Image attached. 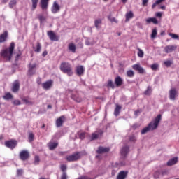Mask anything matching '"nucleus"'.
<instances>
[{
  "mask_svg": "<svg viewBox=\"0 0 179 179\" xmlns=\"http://www.w3.org/2000/svg\"><path fill=\"white\" fill-rule=\"evenodd\" d=\"M160 121H162V115L160 114L157 115V116L155 118L153 122H151L148 124V125L143 128L141 130V135H145V134H147V132H149V131H155L159 127V124L160 123Z\"/></svg>",
  "mask_w": 179,
  "mask_h": 179,
  "instance_id": "f257e3e1",
  "label": "nucleus"
},
{
  "mask_svg": "<svg viewBox=\"0 0 179 179\" xmlns=\"http://www.w3.org/2000/svg\"><path fill=\"white\" fill-rule=\"evenodd\" d=\"M13 51H15V42H11L8 48L1 50L0 55L6 61H10L13 56Z\"/></svg>",
  "mask_w": 179,
  "mask_h": 179,
  "instance_id": "f03ea898",
  "label": "nucleus"
},
{
  "mask_svg": "<svg viewBox=\"0 0 179 179\" xmlns=\"http://www.w3.org/2000/svg\"><path fill=\"white\" fill-rule=\"evenodd\" d=\"M87 153L86 151H81V152H76L73 154L66 156V162H78L80 159H82V156H86Z\"/></svg>",
  "mask_w": 179,
  "mask_h": 179,
  "instance_id": "7ed1b4c3",
  "label": "nucleus"
},
{
  "mask_svg": "<svg viewBox=\"0 0 179 179\" xmlns=\"http://www.w3.org/2000/svg\"><path fill=\"white\" fill-rule=\"evenodd\" d=\"M60 70L63 73H66L68 76H72L73 71H72V66L69 62H63L60 64Z\"/></svg>",
  "mask_w": 179,
  "mask_h": 179,
  "instance_id": "20e7f679",
  "label": "nucleus"
},
{
  "mask_svg": "<svg viewBox=\"0 0 179 179\" xmlns=\"http://www.w3.org/2000/svg\"><path fill=\"white\" fill-rule=\"evenodd\" d=\"M128 153H129V146L127 145H124L120 150L121 159H122V160H125L128 156Z\"/></svg>",
  "mask_w": 179,
  "mask_h": 179,
  "instance_id": "39448f33",
  "label": "nucleus"
},
{
  "mask_svg": "<svg viewBox=\"0 0 179 179\" xmlns=\"http://www.w3.org/2000/svg\"><path fill=\"white\" fill-rule=\"evenodd\" d=\"M4 144L6 148H8V149H11V150H13V149H15V148L17 146V141L11 139L5 141Z\"/></svg>",
  "mask_w": 179,
  "mask_h": 179,
  "instance_id": "423d86ee",
  "label": "nucleus"
},
{
  "mask_svg": "<svg viewBox=\"0 0 179 179\" xmlns=\"http://www.w3.org/2000/svg\"><path fill=\"white\" fill-rule=\"evenodd\" d=\"M37 66V64H31V63L28 65V76H33V75L36 74V68Z\"/></svg>",
  "mask_w": 179,
  "mask_h": 179,
  "instance_id": "0eeeda50",
  "label": "nucleus"
},
{
  "mask_svg": "<svg viewBox=\"0 0 179 179\" xmlns=\"http://www.w3.org/2000/svg\"><path fill=\"white\" fill-rule=\"evenodd\" d=\"M19 157L22 162H26L30 157V153L27 150H22L20 152Z\"/></svg>",
  "mask_w": 179,
  "mask_h": 179,
  "instance_id": "6e6552de",
  "label": "nucleus"
},
{
  "mask_svg": "<svg viewBox=\"0 0 179 179\" xmlns=\"http://www.w3.org/2000/svg\"><path fill=\"white\" fill-rule=\"evenodd\" d=\"M20 90V82L19 81V80H15L13 83L11 90L13 93H17V92H19Z\"/></svg>",
  "mask_w": 179,
  "mask_h": 179,
  "instance_id": "1a4fd4ad",
  "label": "nucleus"
},
{
  "mask_svg": "<svg viewBox=\"0 0 179 179\" xmlns=\"http://www.w3.org/2000/svg\"><path fill=\"white\" fill-rule=\"evenodd\" d=\"M110 150V147L99 146L96 150V153L98 155H103L104 153H108Z\"/></svg>",
  "mask_w": 179,
  "mask_h": 179,
  "instance_id": "9d476101",
  "label": "nucleus"
},
{
  "mask_svg": "<svg viewBox=\"0 0 179 179\" xmlns=\"http://www.w3.org/2000/svg\"><path fill=\"white\" fill-rule=\"evenodd\" d=\"M52 85H54V80H48L45 81V83H42V87L45 90H50L51 87H52Z\"/></svg>",
  "mask_w": 179,
  "mask_h": 179,
  "instance_id": "9b49d317",
  "label": "nucleus"
},
{
  "mask_svg": "<svg viewBox=\"0 0 179 179\" xmlns=\"http://www.w3.org/2000/svg\"><path fill=\"white\" fill-rule=\"evenodd\" d=\"M48 36L51 41H59V36H57L52 31H48Z\"/></svg>",
  "mask_w": 179,
  "mask_h": 179,
  "instance_id": "f8f14e48",
  "label": "nucleus"
},
{
  "mask_svg": "<svg viewBox=\"0 0 179 179\" xmlns=\"http://www.w3.org/2000/svg\"><path fill=\"white\" fill-rule=\"evenodd\" d=\"M177 50V45H166L164 48V52L166 54H170V52H173V51H176Z\"/></svg>",
  "mask_w": 179,
  "mask_h": 179,
  "instance_id": "ddd939ff",
  "label": "nucleus"
},
{
  "mask_svg": "<svg viewBox=\"0 0 179 179\" xmlns=\"http://www.w3.org/2000/svg\"><path fill=\"white\" fill-rule=\"evenodd\" d=\"M115 85L116 87H121V86L124 85V80L122 79V78H121V76H117L115 77Z\"/></svg>",
  "mask_w": 179,
  "mask_h": 179,
  "instance_id": "4468645a",
  "label": "nucleus"
},
{
  "mask_svg": "<svg viewBox=\"0 0 179 179\" xmlns=\"http://www.w3.org/2000/svg\"><path fill=\"white\" fill-rule=\"evenodd\" d=\"M132 68L134 69V71H138V73H141V74L145 73V69L141 66V64H139L133 65Z\"/></svg>",
  "mask_w": 179,
  "mask_h": 179,
  "instance_id": "2eb2a0df",
  "label": "nucleus"
},
{
  "mask_svg": "<svg viewBox=\"0 0 179 179\" xmlns=\"http://www.w3.org/2000/svg\"><path fill=\"white\" fill-rule=\"evenodd\" d=\"M76 73L78 75V76H82V75L85 73V67H83L82 65L77 66Z\"/></svg>",
  "mask_w": 179,
  "mask_h": 179,
  "instance_id": "dca6fc26",
  "label": "nucleus"
},
{
  "mask_svg": "<svg viewBox=\"0 0 179 179\" xmlns=\"http://www.w3.org/2000/svg\"><path fill=\"white\" fill-rule=\"evenodd\" d=\"M177 163H178V157H174L167 162L166 166L171 167V166H174V164H177Z\"/></svg>",
  "mask_w": 179,
  "mask_h": 179,
  "instance_id": "f3484780",
  "label": "nucleus"
},
{
  "mask_svg": "<svg viewBox=\"0 0 179 179\" xmlns=\"http://www.w3.org/2000/svg\"><path fill=\"white\" fill-rule=\"evenodd\" d=\"M128 177V171H121L118 173L117 179H125Z\"/></svg>",
  "mask_w": 179,
  "mask_h": 179,
  "instance_id": "a211bd4d",
  "label": "nucleus"
},
{
  "mask_svg": "<svg viewBox=\"0 0 179 179\" xmlns=\"http://www.w3.org/2000/svg\"><path fill=\"white\" fill-rule=\"evenodd\" d=\"M59 10H61V7H59V4H58L57 1H55L53 3V6L52 8V13H58Z\"/></svg>",
  "mask_w": 179,
  "mask_h": 179,
  "instance_id": "6ab92c4d",
  "label": "nucleus"
},
{
  "mask_svg": "<svg viewBox=\"0 0 179 179\" xmlns=\"http://www.w3.org/2000/svg\"><path fill=\"white\" fill-rule=\"evenodd\" d=\"M64 120H65V117L64 115L60 116L56 120V127L57 128H59L62 125L64 124Z\"/></svg>",
  "mask_w": 179,
  "mask_h": 179,
  "instance_id": "aec40b11",
  "label": "nucleus"
},
{
  "mask_svg": "<svg viewBox=\"0 0 179 179\" xmlns=\"http://www.w3.org/2000/svg\"><path fill=\"white\" fill-rule=\"evenodd\" d=\"M71 99L76 101V103H82V97L79 96V94H72L71 96Z\"/></svg>",
  "mask_w": 179,
  "mask_h": 179,
  "instance_id": "412c9836",
  "label": "nucleus"
},
{
  "mask_svg": "<svg viewBox=\"0 0 179 179\" xmlns=\"http://www.w3.org/2000/svg\"><path fill=\"white\" fill-rule=\"evenodd\" d=\"M177 96V91L176 89H171L169 92V99L170 100H176V97Z\"/></svg>",
  "mask_w": 179,
  "mask_h": 179,
  "instance_id": "4be33fe9",
  "label": "nucleus"
},
{
  "mask_svg": "<svg viewBox=\"0 0 179 179\" xmlns=\"http://www.w3.org/2000/svg\"><path fill=\"white\" fill-rule=\"evenodd\" d=\"M48 1L50 0H41V8L43 10L48 9Z\"/></svg>",
  "mask_w": 179,
  "mask_h": 179,
  "instance_id": "5701e85b",
  "label": "nucleus"
},
{
  "mask_svg": "<svg viewBox=\"0 0 179 179\" xmlns=\"http://www.w3.org/2000/svg\"><path fill=\"white\" fill-rule=\"evenodd\" d=\"M8 31H5L3 34L0 35V43H5L8 40Z\"/></svg>",
  "mask_w": 179,
  "mask_h": 179,
  "instance_id": "b1692460",
  "label": "nucleus"
},
{
  "mask_svg": "<svg viewBox=\"0 0 179 179\" xmlns=\"http://www.w3.org/2000/svg\"><path fill=\"white\" fill-rule=\"evenodd\" d=\"M122 107L118 104L115 105V108L114 110V115H115V117H118V115H120V113H121V110H122Z\"/></svg>",
  "mask_w": 179,
  "mask_h": 179,
  "instance_id": "393cba45",
  "label": "nucleus"
},
{
  "mask_svg": "<svg viewBox=\"0 0 179 179\" xmlns=\"http://www.w3.org/2000/svg\"><path fill=\"white\" fill-rule=\"evenodd\" d=\"M48 148L50 150H54L55 149H57V148H58V143L49 142Z\"/></svg>",
  "mask_w": 179,
  "mask_h": 179,
  "instance_id": "a878e982",
  "label": "nucleus"
},
{
  "mask_svg": "<svg viewBox=\"0 0 179 179\" xmlns=\"http://www.w3.org/2000/svg\"><path fill=\"white\" fill-rule=\"evenodd\" d=\"M125 22H129V20L134 17V13L132 11L127 12L125 15Z\"/></svg>",
  "mask_w": 179,
  "mask_h": 179,
  "instance_id": "bb28decb",
  "label": "nucleus"
},
{
  "mask_svg": "<svg viewBox=\"0 0 179 179\" xmlns=\"http://www.w3.org/2000/svg\"><path fill=\"white\" fill-rule=\"evenodd\" d=\"M31 10L34 11L36 9H37V5H38V0H31Z\"/></svg>",
  "mask_w": 179,
  "mask_h": 179,
  "instance_id": "cd10ccee",
  "label": "nucleus"
},
{
  "mask_svg": "<svg viewBox=\"0 0 179 179\" xmlns=\"http://www.w3.org/2000/svg\"><path fill=\"white\" fill-rule=\"evenodd\" d=\"M147 23H153L154 24H158L159 22L157 21V19L156 17H150L146 20Z\"/></svg>",
  "mask_w": 179,
  "mask_h": 179,
  "instance_id": "c85d7f7f",
  "label": "nucleus"
},
{
  "mask_svg": "<svg viewBox=\"0 0 179 179\" xmlns=\"http://www.w3.org/2000/svg\"><path fill=\"white\" fill-rule=\"evenodd\" d=\"M103 22L101 21V19H96L94 21V26L96 29H101V27L100 26L102 24Z\"/></svg>",
  "mask_w": 179,
  "mask_h": 179,
  "instance_id": "c756f323",
  "label": "nucleus"
},
{
  "mask_svg": "<svg viewBox=\"0 0 179 179\" xmlns=\"http://www.w3.org/2000/svg\"><path fill=\"white\" fill-rule=\"evenodd\" d=\"M3 99L4 100H12V99H13V95H12L10 92H7L4 96H3Z\"/></svg>",
  "mask_w": 179,
  "mask_h": 179,
  "instance_id": "7c9ffc66",
  "label": "nucleus"
},
{
  "mask_svg": "<svg viewBox=\"0 0 179 179\" xmlns=\"http://www.w3.org/2000/svg\"><path fill=\"white\" fill-rule=\"evenodd\" d=\"M38 19L40 21V23H44L45 20H47V17L43 15V14L38 15Z\"/></svg>",
  "mask_w": 179,
  "mask_h": 179,
  "instance_id": "2f4dec72",
  "label": "nucleus"
},
{
  "mask_svg": "<svg viewBox=\"0 0 179 179\" xmlns=\"http://www.w3.org/2000/svg\"><path fill=\"white\" fill-rule=\"evenodd\" d=\"M69 50L73 53L76 52V45H75L73 43L69 44Z\"/></svg>",
  "mask_w": 179,
  "mask_h": 179,
  "instance_id": "473e14b6",
  "label": "nucleus"
},
{
  "mask_svg": "<svg viewBox=\"0 0 179 179\" xmlns=\"http://www.w3.org/2000/svg\"><path fill=\"white\" fill-rule=\"evenodd\" d=\"M107 87H110V89H115V85H114V83L113 82V80H108Z\"/></svg>",
  "mask_w": 179,
  "mask_h": 179,
  "instance_id": "72a5a7b5",
  "label": "nucleus"
},
{
  "mask_svg": "<svg viewBox=\"0 0 179 179\" xmlns=\"http://www.w3.org/2000/svg\"><path fill=\"white\" fill-rule=\"evenodd\" d=\"M17 5V0H10L8 4L10 9H13L14 6Z\"/></svg>",
  "mask_w": 179,
  "mask_h": 179,
  "instance_id": "f704fd0d",
  "label": "nucleus"
},
{
  "mask_svg": "<svg viewBox=\"0 0 179 179\" xmlns=\"http://www.w3.org/2000/svg\"><path fill=\"white\" fill-rule=\"evenodd\" d=\"M33 49L34 50L35 52H41V43H40V42H37L36 48L35 47H33Z\"/></svg>",
  "mask_w": 179,
  "mask_h": 179,
  "instance_id": "c9c22d12",
  "label": "nucleus"
},
{
  "mask_svg": "<svg viewBox=\"0 0 179 179\" xmlns=\"http://www.w3.org/2000/svg\"><path fill=\"white\" fill-rule=\"evenodd\" d=\"M34 166H38V164H40V156L36 155L34 157Z\"/></svg>",
  "mask_w": 179,
  "mask_h": 179,
  "instance_id": "e433bc0d",
  "label": "nucleus"
},
{
  "mask_svg": "<svg viewBox=\"0 0 179 179\" xmlns=\"http://www.w3.org/2000/svg\"><path fill=\"white\" fill-rule=\"evenodd\" d=\"M127 76L128 78H134V76H135V72L132 70H129L127 71Z\"/></svg>",
  "mask_w": 179,
  "mask_h": 179,
  "instance_id": "4c0bfd02",
  "label": "nucleus"
},
{
  "mask_svg": "<svg viewBox=\"0 0 179 179\" xmlns=\"http://www.w3.org/2000/svg\"><path fill=\"white\" fill-rule=\"evenodd\" d=\"M150 93H152V87L148 86L147 90L144 92V94H145V96H150Z\"/></svg>",
  "mask_w": 179,
  "mask_h": 179,
  "instance_id": "58836bf2",
  "label": "nucleus"
},
{
  "mask_svg": "<svg viewBox=\"0 0 179 179\" xmlns=\"http://www.w3.org/2000/svg\"><path fill=\"white\" fill-rule=\"evenodd\" d=\"M166 0H157L152 5V9H155L156 8V5H159V3H162V2H164Z\"/></svg>",
  "mask_w": 179,
  "mask_h": 179,
  "instance_id": "ea45409f",
  "label": "nucleus"
},
{
  "mask_svg": "<svg viewBox=\"0 0 179 179\" xmlns=\"http://www.w3.org/2000/svg\"><path fill=\"white\" fill-rule=\"evenodd\" d=\"M156 36H157V29L155 28L152 31L151 38H155Z\"/></svg>",
  "mask_w": 179,
  "mask_h": 179,
  "instance_id": "a19ab883",
  "label": "nucleus"
},
{
  "mask_svg": "<svg viewBox=\"0 0 179 179\" xmlns=\"http://www.w3.org/2000/svg\"><path fill=\"white\" fill-rule=\"evenodd\" d=\"M129 142H133V143H135V142H136V136H135L134 134L129 136Z\"/></svg>",
  "mask_w": 179,
  "mask_h": 179,
  "instance_id": "79ce46f5",
  "label": "nucleus"
},
{
  "mask_svg": "<svg viewBox=\"0 0 179 179\" xmlns=\"http://www.w3.org/2000/svg\"><path fill=\"white\" fill-rule=\"evenodd\" d=\"M160 174H161L160 171H156L154 173V174H153L154 178H155V179H159V177H160Z\"/></svg>",
  "mask_w": 179,
  "mask_h": 179,
  "instance_id": "37998d69",
  "label": "nucleus"
},
{
  "mask_svg": "<svg viewBox=\"0 0 179 179\" xmlns=\"http://www.w3.org/2000/svg\"><path fill=\"white\" fill-rule=\"evenodd\" d=\"M22 100L25 103V104H28L29 106H31L33 104V102H31V101H29L27 98H22Z\"/></svg>",
  "mask_w": 179,
  "mask_h": 179,
  "instance_id": "c03bdc74",
  "label": "nucleus"
},
{
  "mask_svg": "<svg viewBox=\"0 0 179 179\" xmlns=\"http://www.w3.org/2000/svg\"><path fill=\"white\" fill-rule=\"evenodd\" d=\"M169 36L171 37V38H173V40H178L179 37L178 35L173 34V33H169Z\"/></svg>",
  "mask_w": 179,
  "mask_h": 179,
  "instance_id": "a18cd8bd",
  "label": "nucleus"
},
{
  "mask_svg": "<svg viewBox=\"0 0 179 179\" xmlns=\"http://www.w3.org/2000/svg\"><path fill=\"white\" fill-rule=\"evenodd\" d=\"M150 68L152 71H157L159 69V64L155 63L150 66Z\"/></svg>",
  "mask_w": 179,
  "mask_h": 179,
  "instance_id": "49530a36",
  "label": "nucleus"
},
{
  "mask_svg": "<svg viewBox=\"0 0 179 179\" xmlns=\"http://www.w3.org/2000/svg\"><path fill=\"white\" fill-rule=\"evenodd\" d=\"M68 167L65 164H62L60 166V170L62 171V173H66V169Z\"/></svg>",
  "mask_w": 179,
  "mask_h": 179,
  "instance_id": "de8ad7c7",
  "label": "nucleus"
},
{
  "mask_svg": "<svg viewBox=\"0 0 179 179\" xmlns=\"http://www.w3.org/2000/svg\"><path fill=\"white\" fill-rule=\"evenodd\" d=\"M28 139L29 142H33L34 141V134L33 133H29Z\"/></svg>",
  "mask_w": 179,
  "mask_h": 179,
  "instance_id": "09e8293b",
  "label": "nucleus"
},
{
  "mask_svg": "<svg viewBox=\"0 0 179 179\" xmlns=\"http://www.w3.org/2000/svg\"><path fill=\"white\" fill-rule=\"evenodd\" d=\"M138 57H139L140 58H143V55H144V52L143 50H142V49L138 48Z\"/></svg>",
  "mask_w": 179,
  "mask_h": 179,
  "instance_id": "8fccbe9b",
  "label": "nucleus"
},
{
  "mask_svg": "<svg viewBox=\"0 0 179 179\" xmlns=\"http://www.w3.org/2000/svg\"><path fill=\"white\" fill-rule=\"evenodd\" d=\"M13 104L14 106H20V104H22V102H20V100L16 99L13 101Z\"/></svg>",
  "mask_w": 179,
  "mask_h": 179,
  "instance_id": "3c124183",
  "label": "nucleus"
},
{
  "mask_svg": "<svg viewBox=\"0 0 179 179\" xmlns=\"http://www.w3.org/2000/svg\"><path fill=\"white\" fill-rule=\"evenodd\" d=\"M164 64L165 66H166V68H169V66H171L172 63H171V61L167 60V61H165L164 62Z\"/></svg>",
  "mask_w": 179,
  "mask_h": 179,
  "instance_id": "603ef678",
  "label": "nucleus"
},
{
  "mask_svg": "<svg viewBox=\"0 0 179 179\" xmlns=\"http://www.w3.org/2000/svg\"><path fill=\"white\" fill-rule=\"evenodd\" d=\"M92 141H96V139H99V136L98 134H96V133H93L92 134V137H91Z\"/></svg>",
  "mask_w": 179,
  "mask_h": 179,
  "instance_id": "864d4df0",
  "label": "nucleus"
},
{
  "mask_svg": "<svg viewBox=\"0 0 179 179\" xmlns=\"http://www.w3.org/2000/svg\"><path fill=\"white\" fill-rule=\"evenodd\" d=\"M17 177H20L23 176V169H17Z\"/></svg>",
  "mask_w": 179,
  "mask_h": 179,
  "instance_id": "5fc2aeb1",
  "label": "nucleus"
},
{
  "mask_svg": "<svg viewBox=\"0 0 179 179\" xmlns=\"http://www.w3.org/2000/svg\"><path fill=\"white\" fill-rule=\"evenodd\" d=\"M85 135H86V133H85V132L80 133L79 134L80 139H81V141H83V139H85Z\"/></svg>",
  "mask_w": 179,
  "mask_h": 179,
  "instance_id": "6e6d98bb",
  "label": "nucleus"
},
{
  "mask_svg": "<svg viewBox=\"0 0 179 179\" xmlns=\"http://www.w3.org/2000/svg\"><path fill=\"white\" fill-rule=\"evenodd\" d=\"M108 19L110 20V22H113L114 23H118V21L117 20V19H115V17H108Z\"/></svg>",
  "mask_w": 179,
  "mask_h": 179,
  "instance_id": "4d7b16f0",
  "label": "nucleus"
},
{
  "mask_svg": "<svg viewBox=\"0 0 179 179\" xmlns=\"http://www.w3.org/2000/svg\"><path fill=\"white\" fill-rule=\"evenodd\" d=\"M120 166H125L127 164V163L125 162V159H122L120 158Z\"/></svg>",
  "mask_w": 179,
  "mask_h": 179,
  "instance_id": "13d9d810",
  "label": "nucleus"
},
{
  "mask_svg": "<svg viewBox=\"0 0 179 179\" xmlns=\"http://www.w3.org/2000/svg\"><path fill=\"white\" fill-rule=\"evenodd\" d=\"M61 179H68V175H66V173H63L62 174Z\"/></svg>",
  "mask_w": 179,
  "mask_h": 179,
  "instance_id": "bf43d9fd",
  "label": "nucleus"
},
{
  "mask_svg": "<svg viewBox=\"0 0 179 179\" xmlns=\"http://www.w3.org/2000/svg\"><path fill=\"white\" fill-rule=\"evenodd\" d=\"M160 173H161L162 176H166L169 173V171L167 170L164 169V170L161 171Z\"/></svg>",
  "mask_w": 179,
  "mask_h": 179,
  "instance_id": "052dcab7",
  "label": "nucleus"
},
{
  "mask_svg": "<svg viewBox=\"0 0 179 179\" xmlns=\"http://www.w3.org/2000/svg\"><path fill=\"white\" fill-rule=\"evenodd\" d=\"M21 56H22V51L19 50V53L17 54L15 57V60L17 61V59H19V57H20Z\"/></svg>",
  "mask_w": 179,
  "mask_h": 179,
  "instance_id": "680f3d73",
  "label": "nucleus"
},
{
  "mask_svg": "<svg viewBox=\"0 0 179 179\" xmlns=\"http://www.w3.org/2000/svg\"><path fill=\"white\" fill-rule=\"evenodd\" d=\"M148 2H149V0H143V2H142L143 6H146Z\"/></svg>",
  "mask_w": 179,
  "mask_h": 179,
  "instance_id": "e2e57ef3",
  "label": "nucleus"
},
{
  "mask_svg": "<svg viewBox=\"0 0 179 179\" xmlns=\"http://www.w3.org/2000/svg\"><path fill=\"white\" fill-rule=\"evenodd\" d=\"M131 128L133 129H136V128H139V125H138V124H135L131 127Z\"/></svg>",
  "mask_w": 179,
  "mask_h": 179,
  "instance_id": "0e129e2a",
  "label": "nucleus"
},
{
  "mask_svg": "<svg viewBox=\"0 0 179 179\" xmlns=\"http://www.w3.org/2000/svg\"><path fill=\"white\" fill-rule=\"evenodd\" d=\"M79 48H83V43L79 42L78 44Z\"/></svg>",
  "mask_w": 179,
  "mask_h": 179,
  "instance_id": "69168bd1",
  "label": "nucleus"
},
{
  "mask_svg": "<svg viewBox=\"0 0 179 179\" xmlns=\"http://www.w3.org/2000/svg\"><path fill=\"white\" fill-rule=\"evenodd\" d=\"M85 45H91L90 41H89V39L85 41Z\"/></svg>",
  "mask_w": 179,
  "mask_h": 179,
  "instance_id": "338daca9",
  "label": "nucleus"
},
{
  "mask_svg": "<svg viewBox=\"0 0 179 179\" xmlns=\"http://www.w3.org/2000/svg\"><path fill=\"white\" fill-rule=\"evenodd\" d=\"M162 13H157L155 14V16H156L157 17H162Z\"/></svg>",
  "mask_w": 179,
  "mask_h": 179,
  "instance_id": "774afa93",
  "label": "nucleus"
}]
</instances>
